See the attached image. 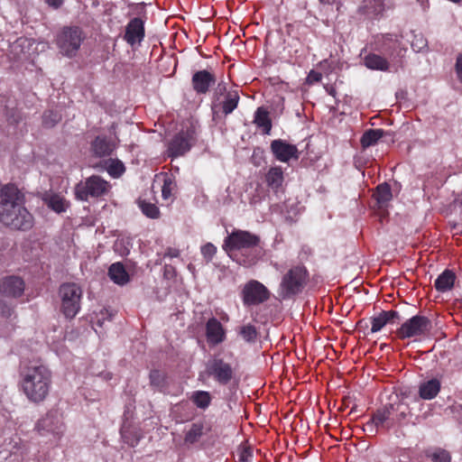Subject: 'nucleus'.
I'll list each match as a JSON object with an SVG mask.
<instances>
[{
	"instance_id": "nucleus-16",
	"label": "nucleus",
	"mask_w": 462,
	"mask_h": 462,
	"mask_svg": "<svg viewBox=\"0 0 462 462\" xmlns=\"http://www.w3.org/2000/svg\"><path fill=\"white\" fill-rule=\"evenodd\" d=\"M38 431H46L47 433H60L63 431V423L58 413H48L42 418L36 424Z\"/></svg>"
},
{
	"instance_id": "nucleus-17",
	"label": "nucleus",
	"mask_w": 462,
	"mask_h": 462,
	"mask_svg": "<svg viewBox=\"0 0 462 462\" xmlns=\"http://www.w3.org/2000/svg\"><path fill=\"white\" fill-rule=\"evenodd\" d=\"M206 336L209 344L218 345L226 338L222 324L216 318H211L206 324Z\"/></svg>"
},
{
	"instance_id": "nucleus-32",
	"label": "nucleus",
	"mask_w": 462,
	"mask_h": 462,
	"mask_svg": "<svg viewBox=\"0 0 462 462\" xmlns=\"http://www.w3.org/2000/svg\"><path fill=\"white\" fill-rule=\"evenodd\" d=\"M239 335L245 341L254 343L257 338L258 332L254 326L247 324L239 328Z\"/></svg>"
},
{
	"instance_id": "nucleus-24",
	"label": "nucleus",
	"mask_w": 462,
	"mask_h": 462,
	"mask_svg": "<svg viewBox=\"0 0 462 462\" xmlns=\"http://www.w3.org/2000/svg\"><path fill=\"white\" fill-rule=\"evenodd\" d=\"M108 275L115 283L119 285H124L129 281V275L121 263H113L108 269Z\"/></svg>"
},
{
	"instance_id": "nucleus-35",
	"label": "nucleus",
	"mask_w": 462,
	"mask_h": 462,
	"mask_svg": "<svg viewBox=\"0 0 462 462\" xmlns=\"http://www.w3.org/2000/svg\"><path fill=\"white\" fill-rule=\"evenodd\" d=\"M150 383L152 386L162 390L166 384V377L163 373L159 370L150 372Z\"/></svg>"
},
{
	"instance_id": "nucleus-53",
	"label": "nucleus",
	"mask_w": 462,
	"mask_h": 462,
	"mask_svg": "<svg viewBox=\"0 0 462 462\" xmlns=\"http://www.w3.org/2000/svg\"><path fill=\"white\" fill-rule=\"evenodd\" d=\"M179 255V251L177 249L169 248L165 254V256L169 257H177Z\"/></svg>"
},
{
	"instance_id": "nucleus-1",
	"label": "nucleus",
	"mask_w": 462,
	"mask_h": 462,
	"mask_svg": "<svg viewBox=\"0 0 462 462\" xmlns=\"http://www.w3.org/2000/svg\"><path fill=\"white\" fill-rule=\"evenodd\" d=\"M33 223V217L25 207L24 193L14 183L0 185V224L26 231Z\"/></svg>"
},
{
	"instance_id": "nucleus-41",
	"label": "nucleus",
	"mask_w": 462,
	"mask_h": 462,
	"mask_svg": "<svg viewBox=\"0 0 462 462\" xmlns=\"http://www.w3.org/2000/svg\"><path fill=\"white\" fill-rule=\"evenodd\" d=\"M239 462H251L253 453L250 446L244 445L239 452Z\"/></svg>"
},
{
	"instance_id": "nucleus-45",
	"label": "nucleus",
	"mask_w": 462,
	"mask_h": 462,
	"mask_svg": "<svg viewBox=\"0 0 462 462\" xmlns=\"http://www.w3.org/2000/svg\"><path fill=\"white\" fill-rule=\"evenodd\" d=\"M321 79H322L321 73L315 71V70H311L308 75L307 80L309 83H315V82L320 81Z\"/></svg>"
},
{
	"instance_id": "nucleus-14",
	"label": "nucleus",
	"mask_w": 462,
	"mask_h": 462,
	"mask_svg": "<svg viewBox=\"0 0 462 462\" xmlns=\"http://www.w3.org/2000/svg\"><path fill=\"white\" fill-rule=\"evenodd\" d=\"M24 291V282L18 276H7L0 281V293L5 297H20Z\"/></svg>"
},
{
	"instance_id": "nucleus-54",
	"label": "nucleus",
	"mask_w": 462,
	"mask_h": 462,
	"mask_svg": "<svg viewBox=\"0 0 462 462\" xmlns=\"http://www.w3.org/2000/svg\"><path fill=\"white\" fill-rule=\"evenodd\" d=\"M27 42L26 39L20 38L13 45V50L22 47Z\"/></svg>"
},
{
	"instance_id": "nucleus-42",
	"label": "nucleus",
	"mask_w": 462,
	"mask_h": 462,
	"mask_svg": "<svg viewBox=\"0 0 462 462\" xmlns=\"http://www.w3.org/2000/svg\"><path fill=\"white\" fill-rule=\"evenodd\" d=\"M383 313V317L387 319L388 324H397L401 320L400 313L396 310H389V311H382Z\"/></svg>"
},
{
	"instance_id": "nucleus-49",
	"label": "nucleus",
	"mask_w": 462,
	"mask_h": 462,
	"mask_svg": "<svg viewBox=\"0 0 462 462\" xmlns=\"http://www.w3.org/2000/svg\"><path fill=\"white\" fill-rule=\"evenodd\" d=\"M200 435H185L184 444L187 446L192 445L198 441Z\"/></svg>"
},
{
	"instance_id": "nucleus-48",
	"label": "nucleus",
	"mask_w": 462,
	"mask_h": 462,
	"mask_svg": "<svg viewBox=\"0 0 462 462\" xmlns=\"http://www.w3.org/2000/svg\"><path fill=\"white\" fill-rule=\"evenodd\" d=\"M456 71L459 80L462 82V53L459 54L457 58Z\"/></svg>"
},
{
	"instance_id": "nucleus-13",
	"label": "nucleus",
	"mask_w": 462,
	"mask_h": 462,
	"mask_svg": "<svg viewBox=\"0 0 462 462\" xmlns=\"http://www.w3.org/2000/svg\"><path fill=\"white\" fill-rule=\"evenodd\" d=\"M271 150L275 158L282 162H288L291 159H298L299 152L295 145L290 144L282 139L273 140L271 143Z\"/></svg>"
},
{
	"instance_id": "nucleus-12",
	"label": "nucleus",
	"mask_w": 462,
	"mask_h": 462,
	"mask_svg": "<svg viewBox=\"0 0 462 462\" xmlns=\"http://www.w3.org/2000/svg\"><path fill=\"white\" fill-rule=\"evenodd\" d=\"M193 145L192 134L189 131L177 134L170 142L168 154L170 157H178L189 152Z\"/></svg>"
},
{
	"instance_id": "nucleus-10",
	"label": "nucleus",
	"mask_w": 462,
	"mask_h": 462,
	"mask_svg": "<svg viewBox=\"0 0 462 462\" xmlns=\"http://www.w3.org/2000/svg\"><path fill=\"white\" fill-rule=\"evenodd\" d=\"M206 371L209 376L223 385L229 383L234 376L231 365L218 357L208 361Z\"/></svg>"
},
{
	"instance_id": "nucleus-4",
	"label": "nucleus",
	"mask_w": 462,
	"mask_h": 462,
	"mask_svg": "<svg viewBox=\"0 0 462 462\" xmlns=\"http://www.w3.org/2000/svg\"><path fill=\"white\" fill-rule=\"evenodd\" d=\"M260 237L245 230H234L225 239L223 249L226 252L251 249L253 256L237 260L240 265L249 267L254 265L261 255L262 248H258Z\"/></svg>"
},
{
	"instance_id": "nucleus-15",
	"label": "nucleus",
	"mask_w": 462,
	"mask_h": 462,
	"mask_svg": "<svg viewBox=\"0 0 462 462\" xmlns=\"http://www.w3.org/2000/svg\"><path fill=\"white\" fill-rule=\"evenodd\" d=\"M215 82V76L207 69L196 71L191 79L192 88L197 94L208 93Z\"/></svg>"
},
{
	"instance_id": "nucleus-28",
	"label": "nucleus",
	"mask_w": 462,
	"mask_h": 462,
	"mask_svg": "<svg viewBox=\"0 0 462 462\" xmlns=\"http://www.w3.org/2000/svg\"><path fill=\"white\" fill-rule=\"evenodd\" d=\"M267 185L277 190L283 182V172L280 167H272L265 175Z\"/></svg>"
},
{
	"instance_id": "nucleus-6",
	"label": "nucleus",
	"mask_w": 462,
	"mask_h": 462,
	"mask_svg": "<svg viewBox=\"0 0 462 462\" xmlns=\"http://www.w3.org/2000/svg\"><path fill=\"white\" fill-rule=\"evenodd\" d=\"M59 295L61 312L66 318L73 319L80 310L81 288L76 283H64L60 287Z\"/></svg>"
},
{
	"instance_id": "nucleus-51",
	"label": "nucleus",
	"mask_w": 462,
	"mask_h": 462,
	"mask_svg": "<svg viewBox=\"0 0 462 462\" xmlns=\"http://www.w3.org/2000/svg\"><path fill=\"white\" fill-rule=\"evenodd\" d=\"M13 313V310L11 308H9L8 306H3L2 308V315L5 318H9L11 317Z\"/></svg>"
},
{
	"instance_id": "nucleus-43",
	"label": "nucleus",
	"mask_w": 462,
	"mask_h": 462,
	"mask_svg": "<svg viewBox=\"0 0 462 462\" xmlns=\"http://www.w3.org/2000/svg\"><path fill=\"white\" fill-rule=\"evenodd\" d=\"M173 182L171 178L167 177L163 180V186L162 189V195L164 199H167L171 195Z\"/></svg>"
},
{
	"instance_id": "nucleus-39",
	"label": "nucleus",
	"mask_w": 462,
	"mask_h": 462,
	"mask_svg": "<svg viewBox=\"0 0 462 462\" xmlns=\"http://www.w3.org/2000/svg\"><path fill=\"white\" fill-rule=\"evenodd\" d=\"M216 253L217 247L211 243H208L201 247V254L207 262H210Z\"/></svg>"
},
{
	"instance_id": "nucleus-25",
	"label": "nucleus",
	"mask_w": 462,
	"mask_h": 462,
	"mask_svg": "<svg viewBox=\"0 0 462 462\" xmlns=\"http://www.w3.org/2000/svg\"><path fill=\"white\" fill-rule=\"evenodd\" d=\"M383 47L390 56H393L394 53L400 56L402 51L405 50L401 47V42L398 36L394 34H386L383 36Z\"/></svg>"
},
{
	"instance_id": "nucleus-36",
	"label": "nucleus",
	"mask_w": 462,
	"mask_h": 462,
	"mask_svg": "<svg viewBox=\"0 0 462 462\" xmlns=\"http://www.w3.org/2000/svg\"><path fill=\"white\" fill-rule=\"evenodd\" d=\"M108 173L113 177H119L125 171V166L122 162L118 160H110L108 167Z\"/></svg>"
},
{
	"instance_id": "nucleus-3",
	"label": "nucleus",
	"mask_w": 462,
	"mask_h": 462,
	"mask_svg": "<svg viewBox=\"0 0 462 462\" xmlns=\"http://www.w3.org/2000/svg\"><path fill=\"white\" fill-rule=\"evenodd\" d=\"M390 402L379 408L373 415L371 423L376 430H390L401 423L409 414L410 408L406 402L395 395Z\"/></svg>"
},
{
	"instance_id": "nucleus-30",
	"label": "nucleus",
	"mask_w": 462,
	"mask_h": 462,
	"mask_svg": "<svg viewBox=\"0 0 462 462\" xmlns=\"http://www.w3.org/2000/svg\"><path fill=\"white\" fill-rule=\"evenodd\" d=\"M374 197L380 207L386 205L393 198L390 185L386 182L378 185Z\"/></svg>"
},
{
	"instance_id": "nucleus-20",
	"label": "nucleus",
	"mask_w": 462,
	"mask_h": 462,
	"mask_svg": "<svg viewBox=\"0 0 462 462\" xmlns=\"http://www.w3.org/2000/svg\"><path fill=\"white\" fill-rule=\"evenodd\" d=\"M365 66L372 70L387 71L390 68L388 60L375 53H369L364 58Z\"/></svg>"
},
{
	"instance_id": "nucleus-9",
	"label": "nucleus",
	"mask_w": 462,
	"mask_h": 462,
	"mask_svg": "<svg viewBox=\"0 0 462 462\" xmlns=\"http://www.w3.org/2000/svg\"><path fill=\"white\" fill-rule=\"evenodd\" d=\"M82 40V32L79 27H66L58 35L57 44L63 55L73 57L79 51Z\"/></svg>"
},
{
	"instance_id": "nucleus-2",
	"label": "nucleus",
	"mask_w": 462,
	"mask_h": 462,
	"mask_svg": "<svg viewBox=\"0 0 462 462\" xmlns=\"http://www.w3.org/2000/svg\"><path fill=\"white\" fill-rule=\"evenodd\" d=\"M19 387L26 398L33 403L43 402L51 387V372L40 362H31L20 372Z\"/></svg>"
},
{
	"instance_id": "nucleus-21",
	"label": "nucleus",
	"mask_w": 462,
	"mask_h": 462,
	"mask_svg": "<svg viewBox=\"0 0 462 462\" xmlns=\"http://www.w3.org/2000/svg\"><path fill=\"white\" fill-rule=\"evenodd\" d=\"M114 148V143L105 136H97L92 143L93 152L98 157L110 155Z\"/></svg>"
},
{
	"instance_id": "nucleus-46",
	"label": "nucleus",
	"mask_w": 462,
	"mask_h": 462,
	"mask_svg": "<svg viewBox=\"0 0 462 462\" xmlns=\"http://www.w3.org/2000/svg\"><path fill=\"white\" fill-rule=\"evenodd\" d=\"M122 439L124 442L128 443L132 447L135 446L139 441V439L136 438V435H122Z\"/></svg>"
},
{
	"instance_id": "nucleus-23",
	"label": "nucleus",
	"mask_w": 462,
	"mask_h": 462,
	"mask_svg": "<svg viewBox=\"0 0 462 462\" xmlns=\"http://www.w3.org/2000/svg\"><path fill=\"white\" fill-rule=\"evenodd\" d=\"M385 135H392V134L383 129H369L363 134L360 142L364 148H367L376 144Z\"/></svg>"
},
{
	"instance_id": "nucleus-29",
	"label": "nucleus",
	"mask_w": 462,
	"mask_h": 462,
	"mask_svg": "<svg viewBox=\"0 0 462 462\" xmlns=\"http://www.w3.org/2000/svg\"><path fill=\"white\" fill-rule=\"evenodd\" d=\"M254 123L263 128L265 134H269L272 129V122L269 113L263 107H258L254 114Z\"/></svg>"
},
{
	"instance_id": "nucleus-47",
	"label": "nucleus",
	"mask_w": 462,
	"mask_h": 462,
	"mask_svg": "<svg viewBox=\"0 0 462 462\" xmlns=\"http://www.w3.org/2000/svg\"><path fill=\"white\" fill-rule=\"evenodd\" d=\"M374 2V12L375 14H379L383 11V0H370V3Z\"/></svg>"
},
{
	"instance_id": "nucleus-5",
	"label": "nucleus",
	"mask_w": 462,
	"mask_h": 462,
	"mask_svg": "<svg viewBox=\"0 0 462 462\" xmlns=\"http://www.w3.org/2000/svg\"><path fill=\"white\" fill-rule=\"evenodd\" d=\"M308 281V272L302 266L291 268L282 278L278 294L283 299H291L300 293Z\"/></svg>"
},
{
	"instance_id": "nucleus-19",
	"label": "nucleus",
	"mask_w": 462,
	"mask_h": 462,
	"mask_svg": "<svg viewBox=\"0 0 462 462\" xmlns=\"http://www.w3.org/2000/svg\"><path fill=\"white\" fill-rule=\"evenodd\" d=\"M239 94L236 90L226 92L225 99L219 101L218 97L213 102V109L219 107L222 112L227 116L231 114L236 107L239 102Z\"/></svg>"
},
{
	"instance_id": "nucleus-34",
	"label": "nucleus",
	"mask_w": 462,
	"mask_h": 462,
	"mask_svg": "<svg viewBox=\"0 0 462 462\" xmlns=\"http://www.w3.org/2000/svg\"><path fill=\"white\" fill-rule=\"evenodd\" d=\"M139 207L142 212L150 218L159 217L160 211L155 204L147 202L145 200H139Z\"/></svg>"
},
{
	"instance_id": "nucleus-22",
	"label": "nucleus",
	"mask_w": 462,
	"mask_h": 462,
	"mask_svg": "<svg viewBox=\"0 0 462 462\" xmlns=\"http://www.w3.org/2000/svg\"><path fill=\"white\" fill-rule=\"evenodd\" d=\"M456 275L450 270H445L441 274L438 276L435 281V288L440 292H445L452 289L454 286Z\"/></svg>"
},
{
	"instance_id": "nucleus-18",
	"label": "nucleus",
	"mask_w": 462,
	"mask_h": 462,
	"mask_svg": "<svg viewBox=\"0 0 462 462\" xmlns=\"http://www.w3.org/2000/svg\"><path fill=\"white\" fill-rule=\"evenodd\" d=\"M143 37V22L140 18L132 19L126 26L125 40L130 45H134L136 42H140Z\"/></svg>"
},
{
	"instance_id": "nucleus-37",
	"label": "nucleus",
	"mask_w": 462,
	"mask_h": 462,
	"mask_svg": "<svg viewBox=\"0 0 462 462\" xmlns=\"http://www.w3.org/2000/svg\"><path fill=\"white\" fill-rule=\"evenodd\" d=\"M387 319L383 317V313L380 312L378 316L371 319V332L376 333L380 331L385 325H387Z\"/></svg>"
},
{
	"instance_id": "nucleus-33",
	"label": "nucleus",
	"mask_w": 462,
	"mask_h": 462,
	"mask_svg": "<svg viewBox=\"0 0 462 462\" xmlns=\"http://www.w3.org/2000/svg\"><path fill=\"white\" fill-rule=\"evenodd\" d=\"M61 120V115L53 110L46 111L42 116V124L47 128H51Z\"/></svg>"
},
{
	"instance_id": "nucleus-8",
	"label": "nucleus",
	"mask_w": 462,
	"mask_h": 462,
	"mask_svg": "<svg viewBox=\"0 0 462 462\" xmlns=\"http://www.w3.org/2000/svg\"><path fill=\"white\" fill-rule=\"evenodd\" d=\"M431 328V321L427 317L415 315L402 324L397 329V335L402 339L420 337L430 333Z\"/></svg>"
},
{
	"instance_id": "nucleus-55",
	"label": "nucleus",
	"mask_w": 462,
	"mask_h": 462,
	"mask_svg": "<svg viewBox=\"0 0 462 462\" xmlns=\"http://www.w3.org/2000/svg\"><path fill=\"white\" fill-rule=\"evenodd\" d=\"M105 323V318H99L97 319L96 324L98 326V327H102Z\"/></svg>"
},
{
	"instance_id": "nucleus-40",
	"label": "nucleus",
	"mask_w": 462,
	"mask_h": 462,
	"mask_svg": "<svg viewBox=\"0 0 462 462\" xmlns=\"http://www.w3.org/2000/svg\"><path fill=\"white\" fill-rule=\"evenodd\" d=\"M427 47V40L422 35H414L413 40L411 41V48L420 52L423 51Z\"/></svg>"
},
{
	"instance_id": "nucleus-7",
	"label": "nucleus",
	"mask_w": 462,
	"mask_h": 462,
	"mask_svg": "<svg viewBox=\"0 0 462 462\" xmlns=\"http://www.w3.org/2000/svg\"><path fill=\"white\" fill-rule=\"evenodd\" d=\"M111 186L100 176L92 175L79 182L75 187L76 199L87 201L89 198H98L106 194Z\"/></svg>"
},
{
	"instance_id": "nucleus-38",
	"label": "nucleus",
	"mask_w": 462,
	"mask_h": 462,
	"mask_svg": "<svg viewBox=\"0 0 462 462\" xmlns=\"http://www.w3.org/2000/svg\"><path fill=\"white\" fill-rule=\"evenodd\" d=\"M431 459L434 462H450L451 457L447 450L439 448L431 454Z\"/></svg>"
},
{
	"instance_id": "nucleus-26",
	"label": "nucleus",
	"mask_w": 462,
	"mask_h": 462,
	"mask_svg": "<svg viewBox=\"0 0 462 462\" xmlns=\"http://www.w3.org/2000/svg\"><path fill=\"white\" fill-rule=\"evenodd\" d=\"M43 201L56 213L65 212L69 206L65 199L59 194H46Z\"/></svg>"
},
{
	"instance_id": "nucleus-11",
	"label": "nucleus",
	"mask_w": 462,
	"mask_h": 462,
	"mask_svg": "<svg viewBox=\"0 0 462 462\" xmlns=\"http://www.w3.org/2000/svg\"><path fill=\"white\" fill-rule=\"evenodd\" d=\"M270 297L267 288L258 281H250L243 289V300L245 305H258Z\"/></svg>"
},
{
	"instance_id": "nucleus-27",
	"label": "nucleus",
	"mask_w": 462,
	"mask_h": 462,
	"mask_svg": "<svg viewBox=\"0 0 462 462\" xmlns=\"http://www.w3.org/2000/svg\"><path fill=\"white\" fill-rule=\"evenodd\" d=\"M440 390V383L437 379H431L420 386V396L424 400L433 399Z\"/></svg>"
},
{
	"instance_id": "nucleus-44",
	"label": "nucleus",
	"mask_w": 462,
	"mask_h": 462,
	"mask_svg": "<svg viewBox=\"0 0 462 462\" xmlns=\"http://www.w3.org/2000/svg\"><path fill=\"white\" fill-rule=\"evenodd\" d=\"M226 84L225 82H219L217 86V88H215V93H214V96L216 97V99L220 96L222 95H226Z\"/></svg>"
},
{
	"instance_id": "nucleus-31",
	"label": "nucleus",
	"mask_w": 462,
	"mask_h": 462,
	"mask_svg": "<svg viewBox=\"0 0 462 462\" xmlns=\"http://www.w3.org/2000/svg\"><path fill=\"white\" fill-rule=\"evenodd\" d=\"M191 400L200 409L207 408L211 401L209 393L205 391H197L193 393Z\"/></svg>"
},
{
	"instance_id": "nucleus-50",
	"label": "nucleus",
	"mask_w": 462,
	"mask_h": 462,
	"mask_svg": "<svg viewBox=\"0 0 462 462\" xmlns=\"http://www.w3.org/2000/svg\"><path fill=\"white\" fill-rule=\"evenodd\" d=\"M321 5H337V10L339 9V6L341 5L340 0H319Z\"/></svg>"
},
{
	"instance_id": "nucleus-52",
	"label": "nucleus",
	"mask_w": 462,
	"mask_h": 462,
	"mask_svg": "<svg viewBox=\"0 0 462 462\" xmlns=\"http://www.w3.org/2000/svg\"><path fill=\"white\" fill-rule=\"evenodd\" d=\"M45 2L54 8L60 7L62 4V0H45Z\"/></svg>"
}]
</instances>
